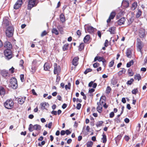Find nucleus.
<instances>
[{
	"label": "nucleus",
	"mask_w": 147,
	"mask_h": 147,
	"mask_svg": "<svg viewBox=\"0 0 147 147\" xmlns=\"http://www.w3.org/2000/svg\"><path fill=\"white\" fill-rule=\"evenodd\" d=\"M103 123V121H98V122L96 123V125L97 127H99L101 126L102 125V124Z\"/></svg>",
	"instance_id": "37"
},
{
	"label": "nucleus",
	"mask_w": 147,
	"mask_h": 147,
	"mask_svg": "<svg viewBox=\"0 0 147 147\" xmlns=\"http://www.w3.org/2000/svg\"><path fill=\"white\" fill-rule=\"evenodd\" d=\"M25 99L22 97L18 99V102L19 104H22L24 102Z\"/></svg>",
	"instance_id": "29"
},
{
	"label": "nucleus",
	"mask_w": 147,
	"mask_h": 147,
	"mask_svg": "<svg viewBox=\"0 0 147 147\" xmlns=\"http://www.w3.org/2000/svg\"><path fill=\"white\" fill-rule=\"evenodd\" d=\"M71 87V83L70 82H68V85H66L65 86V89L66 90H67V89H69Z\"/></svg>",
	"instance_id": "43"
},
{
	"label": "nucleus",
	"mask_w": 147,
	"mask_h": 147,
	"mask_svg": "<svg viewBox=\"0 0 147 147\" xmlns=\"http://www.w3.org/2000/svg\"><path fill=\"white\" fill-rule=\"evenodd\" d=\"M102 142L105 143L107 141V137L106 136L103 134L102 135Z\"/></svg>",
	"instance_id": "36"
},
{
	"label": "nucleus",
	"mask_w": 147,
	"mask_h": 147,
	"mask_svg": "<svg viewBox=\"0 0 147 147\" xmlns=\"http://www.w3.org/2000/svg\"><path fill=\"white\" fill-rule=\"evenodd\" d=\"M134 63V62L133 60H132L127 63L126 65V67H130L131 65H133Z\"/></svg>",
	"instance_id": "35"
},
{
	"label": "nucleus",
	"mask_w": 147,
	"mask_h": 147,
	"mask_svg": "<svg viewBox=\"0 0 147 147\" xmlns=\"http://www.w3.org/2000/svg\"><path fill=\"white\" fill-rule=\"evenodd\" d=\"M142 13V12L140 9H138V12L136 14V18H139L141 15Z\"/></svg>",
	"instance_id": "34"
},
{
	"label": "nucleus",
	"mask_w": 147,
	"mask_h": 147,
	"mask_svg": "<svg viewBox=\"0 0 147 147\" xmlns=\"http://www.w3.org/2000/svg\"><path fill=\"white\" fill-rule=\"evenodd\" d=\"M33 125L32 124H30L29 125L28 130L30 132H32L34 129H33Z\"/></svg>",
	"instance_id": "44"
},
{
	"label": "nucleus",
	"mask_w": 147,
	"mask_h": 147,
	"mask_svg": "<svg viewBox=\"0 0 147 147\" xmlns=\"http://www.w3.org/2000/svg\"><path fill=\"white\" fill-rule=\"evenodd\" d=\"M49 104L48 103L46 102H43L40 103V107L42 109L44 110L45 109L46 107L49 106Z\"/></svg>",
	"instance_id": "23"
},
{
	"label": "nucleus",
	"mask_w": 147,
	"mask_h": 147,
	"mask_svg": "<svg viewBox=\"0 0 147 147\" xmlns=\"http://www.w3.org/2000/svg\"><path fill=\"white\" fill-rule=\"evenodd\" d=\"M1 75L5 78L7 79L10 76V74L8 71L5 70H2L1 73Z\"/></svg>",
	"instance_id": "12"
},
{
	"label": "nucleus",
	"mask_w": 147,
	"mask_h": 147,
	"mask_svg": "<svg viewBox=\"0 0 147 147\" xmlns=\"http://www.w3.org/2000/svg\"><path fill=\"white\" fill-rule=\"evenodd\" d=\"M124 121L126 123H128L129 122V120L128 118H126L124 119Z\"/></svg>",
	"instance_id": "61"
},
{
	"label": "nucleus",
	"mask_w": 147,
	"mask_h": 147,
	"mask_svg": "<svg viewBox=\"0 0 147 147\" xmlns=\"http://www.w3.org/2000/svg\"><path fill=\"white\" fill-rule=\"evenodd\" d=\"M87 31L89 33H93L94 31V28L92 26H88L87 27Z\"/></svg>",
	"instance_id": "22"
},
{
	"label": "nucleus",
	"mask_w": 147,
	"mask_h": 147,
	"mask_svg": "<svg viewBox=\"0 0 147 147\" xmlns=\"http://www.w3.org/2000/svg\"><path fill=\"white\" fill-rule=\"evenodd\" d=\"M14 28L12 26H10L7 28L5 30V33L6 36L8 38L13 36V34Z\"/></svg>",
	"instance_id": "1"
},
{
	"label": "nucleus",
	"mask_w": 147,
	"mask_h": 147,
	"mask_svg": "<svg viewBox=\"0 0 147 147\" xmlns=\"http://www.w3.org/2000/svg\"><path fill=\"white\" fill-rule=\"evenodd\" d=\"M97 104L98 105L96 108L97 110L99 113H101L102 111V105L100 104V102H97Z\"/></svg>",
	"instance_id": "16"
},
{
	"label": "nucleus",
	"mask_w": 147,
	"mask_h": 147,
	"mask_svg": "<svg viewBox=\"0 0 147 147\" xmlns=\"http://www.w3.org/2000/svg\"><path fill=\"white\" fill-rule=\"evenodd\" d=\"M5 93L4 89L2 88H0V94L1 95H3Z\"/></svg>",
	"instance_id": "41"
},
{
	"label": "nucleus",
	"mask_w": 147,
	"mask_h": 147,
	"mask_svg": "<svg viewBox=\"0 0 147 147\" xmlns=\"http://www.w3.org/2000/svg\"><path fill=\"white\" fill-rule=\"evenodd\" d=\"M92 69L91 68H88L86 69L84 72V74H86L92 71Z\"/></svg>",
	"instance_id": "42"
},
{
	"label": "nucleus",
	"mask_w": 147,
	"mask_h": 147,
	"mask_svg": "<svg viewBox=\"0 0 147 147\" xmlns=\"http://www.w3.org/2000/svg\"><path fill=\"white\" fill-rule=\"evenodd\" d=\"M114 64V61L112 60L109 63V67H112Z\"/></svg>",
	"instance_id": "49"
},
{
	"label": "nucleus",
	"mask_w": 147,
	"mask_h": 147,
	"mask_svg": "<svg viewBox=\"0 0 147 147\" xmlns=\"http://www.w3.org/2000/svg\"><path fill=\"white\" fill-rule=\"evenodd\" d=\"M54 67V74H57L58 75L61 70V67L59 65H58L57 63H54L53 64Z\"/></svg>",
	"instance_id": "8"
},
{
	"label": "nucleus",
	"mask_w": 147,
	"mask_h": 147,
	"mask_svg": "<svg viewBox=\"0 0 147 147\" xmlns=\"http://www.w3.org/2000/svg\"><path fill=\"white\" fill-rule=\"evenodd\" d=\"M32 93L34 95H37V94L35 91L34 89H32Z\"/></svg>",
	"instance_id": "63"
},
{
	"label": "nucleus",
	"mask_w": 147,
	"mask_h": 147,
	"mask_svg": "<svg viewBox=\"0 0 147 147\" xmlns=\"http://www.w3.org/2000/svg\"><path fill=\"white\" fill-rule=\"evenodd\" d=\"M116 28L115 27H111L109 28L108 31H109L111 34H114L115 33Z\"/></svg>",
	"instance_id": "20"
},
{
	"label": "nucleus",
	"mask_w": 147,
	"mask_h": 147,
	"mask_svg": "<svg viewBox=\"0 0 147 147\" xmlns=\"http://www.w3.org/2000/svg\"><path fill=\"white\" fill-rule=\"evenodd\" d=\"M137 6V3L136 2H134L132 5L131 7V9L132 10H134L136 9Z\"/></svg>",
	"instance_id": "32"
},
{
	"label": "nucleus",
	"mask_w": 147,
	"mask_h": 147,
	"mask_svg": "<svg viewBox=\"0 0 147 147\" xmlns=\"http://www.w3.org/2000/svg\"><path fill=\"white\" fill-rule=\"evenodd\" d=\"M10 22L9 21L7 18H4L2 22V26L4 28H7L10 26Z\"/></svg>",
	"instance_id": "9"
},
{
	"label": "nucleus",
	"mask_w": 147,
	"mask_h": 147,
	"mask_svg": "<svg viewBox=\"0 0 147 147\" xmlns=\"http://www.w3.org/2000/svg\"><path fill=\"white\" fill-rule=\"evenodd\" d=\"M97 60H98L99 62L102 61L103 63H104L106 62L105 59L103 57L96 56L94 59V61L95 62Z\"/></svg>",
	"instance_id": "13"
},
{
	"label": "nucleus",
	"mask_w": 147,
	"mask_h": 147,
	"mask_svg": "<svg viewBox=\"0 0 147 147\" xmlns=\"http://www.w3.org/2000/svg\"><path fill=\"white\" fill-rule=\"evenodd\" d=\"M65 131L66 132H65V134H66L67 135H69L71 133V132L69 130L67 129V130H66Z\"/></svg>",
	"instance_id": "58"
},
{
	"label": "nucleus",
	"mask_w": 147,
	"mask_h": 147,
	"mask_svg": "<svg viewBox=\"0 0 147 147\" xmlns=\"http://www.w3.org/2000/svg\"><path fill=\"white\" fill-rule=\"evenodd\" d=\"M128 74L129 76H132L134 75V73L132 69H129L128 71Z\"/></svg>",
	"instance_id": "39"
},
{
	"label": "nucleus",
	"mask_w": 147,
	"mask_h": 147,
	"mask_svg": "<svg viewBox=\"0 0 147 147\" xmlns=\"http://www.w3.org/2000/svg\"><path fill=\"white\" fill-rule=\"evenodd\" d=\"M116 15V13L115 11H113L111 13L108 19L107 20V22L108 23H110L111 20L114 19Z\"/></svg>",
	"instance_id": "11"
},
{
	"label": "nucleus",
	"mask_w": 147,
	"mask_h": 147,
	"mask_svg": "<svg viewBox=\"0 0 147 147\" xmlns=\"http://www.w3.org/2000/svg\"><path fill=\"white\" fill-rule=\"evenodd\" d=\"M134 81V79L133 78L130 79L129 80H128L127 82V84L128 85H131L133 82Z\"/></svg>",
	"instance_id": "45"
},
{
	"label": "nucleus",
	"mask_w": 147,
	"mask_h": 147,
	"mask_svg": "<svg viewBox=\"0 0 147 147\" xmlns=\"http://www.w3.org/2000/svg\"><path fill=\"white\" fill-rule=\"evenodd\" d=\"M126 56L128 58H131L132 57L131 51L130 49H127L126 52Z\"/></svg>",
	"instance_id": "19"
},
{
	"label": "nucleus",
	"mask_w": 147,
	"mask_h": 147,
	"mask_svg": "<svg viewBox=\"0 0 147 147\" xmlns=\"http://www.w3.org/2000/svg\"><path fill=\"white\" fill-rule=\"evenodd\" d=\"M123 4H125V5H124L126 7H127L129 6V3L128 2L125 1V2H123Z\"/></svg>",
	"instance_id": "54"
},
{
	"label": "nucleus",
	"mask_w": 147,
	"mask_h": 147,
	"mask_svg": "<svg viewBox=\"0 0 147 147\" xmlns=\"http://www.w3.org/2000/svg\"><path fill=\"white\" fill-rule=\"evenodd\" d=\"M32 71L33 72V73H34L35 72L36 70V68L34 67H32Z\"/></svg>",
	"instance_id": "64"
},
{
	"label": "nucleus",
	"mask_w": 147,
	"mask_h": 147,
	"mask_svg": "<svg viewBox=\"0 0 147 147\" xmlns=\"http://www.w3.org/2000/svg\"><path fill=\"white\" fill-rule=\"evenodd\" d=\"M138 92V90L137 88L134 89L132 91V93L133 94H136Z\"/></svg>",
	"instance_id": "46"
},
{
	"label": "nucleus",
	"mask_w": 147,
	"mask_h": 147,
	"mask_svg": "<svg viewBox=\"0 0 147 147\" xmlns=\"http://www.w3.org/2000/svg\"><path fill=\"white\" fill-rule=\"evenodd\" d=\"M81 104L80 103H78L77 104V105L76 107V109L78 110H79L81 107Z\"/></svg>",
	"instance_id": "53"
},
{
	"label": "nucleus",
	"mask_w": 147,
	"mask_h": 147,
	"mask_svg": "<svg viewBox=\"0 0 147 147\" xmlns=\"http://www.w3.org/2000/svg\"><path fill=\"white\" fill-rule=\"evenodd\" d=\"M69 46V44L66 43L63 45L62 47V50L63 51H67L68 50Z\"/></svg>",
	"instance_id": "27"
},
{
	"label": "nucleus",
	"mask_w": 147,
	"mask_h": 147,
	"mask_svg": "<svg viewBox=\"0 0 147 147\" xmlns=\"http://www.w3.org/2000/svg\"><path fill=\"white\" fill-rule=\"evenodd\" d=\"M20 80L22 82L24 81V74H21L20 75Z\"/></svg>",
	"instance_id": "51"
},
{
	"label": "nucleus",
	"mask_w": 147,
	"mask_h": 147,
	"mask_svg": "<svg viewBox=\"0 0 147 147\" xmlns=\"http://www.w3.org/2000/svg\"><path fill=\"white\" fill-rule=\"evenodd\" d=\"M60 79H61V78H60V76H58V75H57V78H56V82H57V84H59V82L60 81Z\"/></svg>",
	"instance_id": "50"
},
{
	"label": "nucleus",
	"mask_w": 147,
	"mask_h": 147,
	"mask_svg": "<svg viewBox=\"0 0 147 147\" xmlns=\"http://www.w3.org/2000/svg\"><path fill=\"white\" fill-rule=\"evenodd\" d=\"M115 115L114 113L113 112H112L109 114V117L110 118H113Z\"/></svg>",
	"instance_id": "56"
},
{
	"label": "nucleus",
	"mask_w": 147,
	"mask_h": 147,
	"mask_svg": "<svg viewBox=\"0 0 147 147\" xmlns=\"http://www.w3.org/2000/svg\"><path fill=\"white\" fill-rule=\"evenodd\" d=\"M48 33L46 32V30H44L42 32L41 34V37H43V36L46 35Z\"/></svg>",
	"instance_id": "48"
},
{
	"label": "nucleus",
	"mask_w": 147,
	"mask_h": 147,
	"mask_svg": "<svg viewBox=\"0 0 147 147\" xmlns=\"http://www.w3.org/2000/svg\"><path fill=\"white\" fill-rule=\"evenodd\" d=\"M84 43L82 42L80 43L78 46V50L80 51H81L84 50Z\"/></svg>",
	"instance_id": "28"
},
{
	"label": "nucleus",
	"mask_w": 147,
	"mask_h": 147,
	"mask_svg": "<svg viewBox=\"0 0 147 147\" xmlns=\"http://www.w3.org/2000/svg\"><path fill=\"white\" fill-rule=\"evenodd\" d=\"M111 90V89L110 86H107L106 90V93L107 94H109L110 93Z\"/></svg>",
	"instance_id": "40"
},
{
	"label": "nucleus",
	"mask_w": 147,
	"mask_h": 147,
	"mask_svg": "<svg viewBox=\"0 0 147 147\" xmlns=\"http://www.w3.org/2000/svg\"><path fill=\"white\" fill-rule=\"evenodd\" d=\"M44 69L45 71H49L50 68V64L48 63H45L44 66Z\"/></svg>",
	"instance_id": "21"
},
{
	"label": "nucleus",
	"mask_w": 147,
	"mask_h": 147,
	"mask_svg": "<svg viewBox=\"0 0 147 147\" xmlns=\"http://www.w3.org/2000/svg\"><path fill=\"white\" fill-rule=\"evenodd\" d=\"M14 68L13 67H12L11 68L9 69V72L11 73V74H13L14 72Z\"/></svg>",
	"instance_id": "52"
},
{
	"label": "nucleus",
	"mask_w": 147,
	"mask_h": 147,
	"mask_svg": "<svg viewBox=\"0 0 147 147\" xmlns=\"http://www.w3.org/2000/svg\"><path fill=\"white\" fill-rule=\"evenodd\" d=\"M108 41L107 40H105L104 45L105 47H107L108 46Z\"/></svg>",
	"instance_id": "59"
},
{
	"label": "nucleus",
	"mask_w": 147,
	"mask_h": 147,
	"mask_svg": "<svg viewBox=\"0 0 147 147\" xmlns=\"http://www.w3.org/2000/svg\"><path fill=\"white\" fill-rule=\"evenodd\" d=\"M76 34L78 36V37H80L82 34V31L80 30H78L76 32Z\"/></svg>",
	"instance_id": "47"
},
{
	"label": "nucleus",
	"mask_w": 147,
	"mask_h": 147,
	"mask_svg": "<svg viewBox=\"0 0 147 147\" xmlns=\"http://www.w3.org/2000/svg\"><path fill=\"white\" fill-rule=\"evenodd\" d=\"M79 58L77 56L75 57L73 59L72 61V64L75 67L77 66L78 64V61Z\"/></svg>",
	"instance_id": "14"
},
{
	"label": "nucleus",
	"mask_w": 147,
	"mask_h": 147,
	"mask_svg": "<svg viewBox=\"0 0 147 147\" xmlns=\"http://www.w3.org/2000/svg\"><path fill=\"white\" fill-rule=\"evenodd\" d=\"M33 129L34 130L38 131L40 130L41 129L40 125L38 124H36L33 126Z\"/></svg>",
	"instance_id": "25"
},
{
	"label": "nucleus",
	"mask_w": 147,
	"mask_h": 147,
	"mask_svg": "<svg viewBox=\"0 0 147 147\" xmlns=\"http://www.w3.org/2000/svg\"><path fill=\"white\" fill-rule=\"evenodd\" d=\"M93 144V143L92 141H88L86 143L87 147H92Z\"/></svg>",
	"instance_id": "38"
},
{
	"label": "nucleus",
	"mask_w": 147,
	"mask_h": 147,
	"mask_svg": "<svg viewBox=\"0 0 147 147\" xmlns=\"http://www.w3.org/2000/svg\"><path fill=\"white\" fill-rule=\"evenodd\" d=\"M4 47L6 49H11L12 48V45L10 42H9L6 41L5 42L4 44Z\"/></svg>",
	"instance_id": "15"
},
{
	"label": "nucleus",
	"mask_w": 147,
	"mask_h": 147,
	"mask_svg": "<svg viewBox=\"0 0 147 147\" xmlns=\"http://www.w3.org/2000/svg\"><path fill=\"white\" fill-rule=\"evenodd\" d=\"M99 64L98 63H95L93 64V67L94 68L97 67L99 66Z\"/></svg>",
	"instance_id": "55"
},
{
	"label": "nucleus",
	"mask_w": 147,
	"mask_h": 147,
	"mask_svg": "<svg viewBox=\"0 0 147 147\" xmlns=\"http://www.w3.org/2000/svg\"><path fill=\"white\" fill-rule=\"evenodd\" d=\"M4 55L8 60H9L12 57V52L10 49H6L4 51Z\"/></svg>",
	"instance_id": "7"
},
{
	"label": "nucleus",
	"mask_w": 147,
	"mask_h": 147,
	"mask_svg": "<svg viewBox=\"0 0 147 147\" xmlns=\"http://www.w3.org/2000/svg\"><path fill=\"white\" fill-rule=\"evenodd\" d=\"M90 35H87L84 38V41L85 43H87L90 40Z\"/></svg>",
	"instance_id": "24"
},
{
	"label": "nucleus",
	"mask_w": 147,
	"mask_h": 147,
	"mask_svg": "<svg viewBox=\"0 0 147 147\" xmlns=\"http://www.w3.org/2000/svg\"><path fill=\"white\" fill-rule=\"evenodd\" d=\"M52 32L53 34H54L56 35H58L59 34V32L55 28H53L52 30Z\"/></svg>",
	"instance_id": "30"
},
{
	"label": "nucleus",
	"mask_w": 147,
	"mask_h": 147,
	"mask_svg": "<svg viewBox=\"0 0 147 147\" xmlns=\"http://www.w3.org/2000/svg\"><path fill=\"white\" fill-rule=\"evenodd\" d=\"M60 19L61 22H64L65 21V17L63 13H61L60 16Z\"/></svg>",
	"instance_id": "26"
},
{
	"label": "nucleus",
	"mask_w": 147,
	"mask_h": 147,
	"mask_svg": "<svg viewBox=\"0 0 147 147\" xmlns=\"http://www.w3.org/2000/svg\"><path fill=\"white\" fill-rule=\"evenodd\" d=\"M9 85L13 88L14 89H16L18 86L16 79L14 77L11 78L10 80Z\"/></svg>",
	"instance_id": "6"
},
{
	"label": "nucleus",
	"mask_w": 147,
	"mask_h": 147,
	"mask_svg": "<svg viewBox=\"0 0 147 147\" xmlns=\"http://www.w3.org/2000/svg\"><path fill=\"white\" fill-rule=\"evenodd\" d=\"M27 9L28 10H30L33 7H36L38 3L36 0H28Z\"/></svg>",
	"instance_id": "4"
},
{
	"label": "nucleus",
	"mask_w": 147,
	"mask_h": 147,
	"mask_svg": "<svg viewBox=\"0 0 147 147\" xmlns=\"http://www.w3.org/2000/svg\"><path fill=\"white\" fill-rule=\"evenodd\" d=\"M144 46L143 42L141 39L138 38L136 39V47L138 51L142 53V49Z\"/></svg>",
	"instance_id": "3"
},
{
	"label": "nucleus",
	"mask_w": 147,
	"mask_h": 147,
	"mask_svg": "<svg viewBox=\"0 0 147 147\" xmlns=\"http://www.w3.org/2000/svg\"><path fill=\"white\" fill-rule=\"evenodd\" d=\"M138 34L140 38H141L145 39L146 36V34L145 30L142 28H140L138 29Z\"/></svg>",
	"instance_id": "5"
},
{
	"label": "nucleus",
	"mask_w": 147,
	"mask_h": 147,
	"mask_svg": "<svg viewBox=\"0 0 147 147\" xmlns=\"http://www.w3.org/2000/svg\"><path fill=\"white\" fill-rule=\"evenodd\" d=\"M95 91V90L93 88H91L89 90V92L90 94L92 93L93 92H94Z\"/></svg>",
	"instance_id": "60"
},
{
	"label": "nucleus",
	"mask_w": 147,
	"mask_h": 147,
	"mask_svg": "<svg viewBox=\"0 0 147 147\" xmlns=\"http://www.w3.org/2000/svg\"><path fill=\"white\" fill-rule=\"evenodd\" d=\"M106 100V96H102L100 98L99 102H100V104L103 105V104L105 103Z\"/></svg>",
	"instance_id": "18"
},
{
	"label": "nucleus",
	"mask_w": 147,
	"mask_h": 147,
	"mask_svg": "<svg viewBox=\"0 0 147 147\" xmlns=\"http://www.w3.org/2000/svg\"><path fill=\"white\" fill-rule=\"evenodd\" d=\"M125 20V18L123 17L120 18L116 22L119 25L121 26L124 24Z\"/></svg>",
	"instance_id": "17"
},
{
	"label": "nucleus",
	"mask_w": 147,
	"mask_h": 147,
	"mask_svg": "<svg viewBox=\"0 0 147 147\" xmlns=\"http://www.w3.org/2000/svg\"><path fill=\"white\" fill-rule=\"evenodd\" d=\"M45 141H43L41 142V144L39 143L38 144V145L40 146H41L42 145H44L45 144Z\"/></svg>",
	"instance_id": "57"
},
{
	"label": "nucleus",
	"mask_w": 147,
	"mask_h": 147,
	"mask_svg": "<svg viewBox=\"0 0 147 147\" xmlns=\"http://www.w3.org/2000/svg\"><path fill=\"white\" fill-rule=\"evenodd\" d=\"M13 101L11 99L7 100L4 103V107L8 109H11L13 107Z\"/></svg>",
	"instance_id": "2"
},
{
	"label": "nucleus",
	"mask_w": 147,
	"mask_h": 147,
	"mask_svg": "<svg viewBox=\"0 0 147 147\" xmlns=\"http://www.w3.org/2000/svg\"><path fill=\"white\" fill-rule=\"evenodd\" d=\"M65 131L62 130L61 131V135L63 136L65 134Z\"/></svg>",
	"instance_id": "62"
},
{
	"label": "nucleus",
	"mask_w": 147,
	"mask_h": 147,
	"mask_svg": "<svg viewBox=\"0 0 147 147\" xmlns=\"http://www.w3.org/2000/svg\"><path fill=\"white\" fill-rule=\"evenodd\" d=\"M134 78L135 80L139 81L141 79V77L139 74H136L134 76Z\"/></svg>",
	"instance_id": "31"
},
{
	"label": "nucleus",
	"mask_w": 147,
	"mask_h": 147,
	"mask_svg": "<svg viewBox=\"0 0 147 147\" xmlns=\"http://www.w3.org/2000/svg\"><path fill=\"white\" fill-rule=\"evenodd\" d=\"M126 72V70L124 68H122L121 69V70L120 71L118 72V75L119 76H120L122 74H124Z\"/></svg>",
	"instance_id": "33"
},
{
	"label": "nucleus",
	"mask_w": 147,
	"mask_h": 147,
	"mask_svg": "<svg viewBox=\"0 0 147 147\" xmlns=\"http://www.w3.org/2000/svg\"><path fill=\"white\" fill-rule=\"evenodd\" d=\"M22 4V0H18L14 5L13 8L15 9H18L20 7Z\"/></svg>",
	"instance_id": "10"
}]
</instances>
